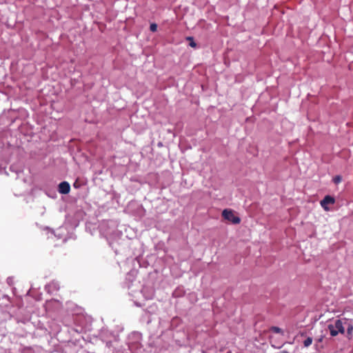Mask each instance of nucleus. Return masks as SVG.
Segmentation results:
<instances>
[{
	"instance_id": "obj_1",
	"label": "nucleus",
	"mask_w": 353,
	"mask_h": 353,
	"mask_svg": "<svg viewBox=\"0 0 353 353\" xmlns=\"http://www.w3.org/2000/svg\"><path fill=\"white\" fill-rule=\"evenodd\" d=\"M345 323L344 318L336 319L332 323L327 325V328L330 331L332 336H336L339 334H343L345 333Z\"/></svg>"
},
{
	"instance_id": "obj_2",
	"label": "nucleus",
	"mask_w": 353,
	"mask_h": 353,
	"mask_svg": "<svg viewBox=\"0 0 353 353\" xmlns=\"http://www.w3.org/2000/svg\"><path fill=\"white\" fill-rule=\"evenodd\" d=\"M222 216L229 222L233 224H238L241 222V219L234 214V211L230 209H225L222 212Z\"/></svg>"
},
{
	"instance_id": "obj_3",
	"label": "nucleus",
	"mask_w": 353,
	"mask_h": 353,
	"mask_svg": "<svg viewBox=\"0 0 353 353\" xmlns=\"http://www.w3.org/2000/svg\"><path fill=\"white\" fill-rule=\"evenodd\" d=\"M335 203V199L334 197L327 195L324 197V199L321 201V207L325 210L329 211L330 208L329 205H333Z\"/></svg>"
},
{
	"instance_id": "obj_4",
	"label": "nucleus",
	"mask_w": 353,
	"mask_h": 353,
	"mask_svg": "<svg viewBox=\"0 0 353 353\" xmlns=\"http://www.w3.org/2000/svg\"><path fill=\"white\" fill-rule=\"evenodd\" d=\"M345 328L347 329V337L351 339L353 334V321L351 319L344 318Z\"/></svg>"
},
{
	"instance_id": "obj_5",
	"label": "nucleus",
	"mask_w": 353,
	"mask_h": 353,
	"mask_svg": "<svg viewBox=\"0 0 353 353\" xmlns=\"http://www.w3.org/2000/svg\"><path fill=\"white\" fill-rule=\"evenodd\" d=\"M59 192L63 194H67L70 192V185L67 181H63L59 185Z\"/></svg>"
},
{
	"instance_id": "obj_6",
	"label": "nucleus",
	"mask_w": 353,
	"mask_h": 353,
	"mask_svg": "<svg viewBox=\"0 0 353 353\" xmlns=\"http://www.w3.org/2000/svg\"><path fill=\"white\" fill-rule=\"evenodd\" d=\"M186 39L188 41H190V43L189 45L192 47V48H196V43H195V41H194V39L192 37H188L186 38Z\"/></svg>"
},
{
	"instance_id": "obj_7",
	"label": "nucleus",
	"mask_w": 353,
	"mask_h": 353,
	"mask_svg": "<svg viewBox=\"0 0 353 353\" xmlns=\"http://www.w3.org/2000/svg\"><path fill=\"white\" fill-rule=\"evenodd\" d=\"M270 330L272 332H273L274 333L283 334V330L279 327L274 326V327H272Z\"/></svg>"
},
{
	"instance_id": "obj_8",
	"label": "nucleus",
	"mask_w": 353,
	"mask_h": 353,
	"mask_svg": "<svg viewBox=\"0 0 353 353\" xmlns=\"http://www.w3.org/2000/svg\"><path fill=\"white\" fill-rule=\"evenodd\" d=\"M312 343V339L311 337H307L303 342L305 347L310 346Z\"/></svg>"
},
{
	"instance_id": "obj_9",
	"label": "nucleus",
	"mask_w": 353,
	"mask_h": 353,
	"mask_svg": "<svg viewBox=\"0 0 353 353\" xmlns=\"http://www.w3.org/2000/svg\"><path fill=\"white\" fill-rule=\"evenodd\" d=\"M342 179H341V176H339V175H337V176H335L334 178H333V181L335 184H338L341 181Z\"/></svg>"
},
{
	"instance_id": "obj_10",
	"label": "nucleus",
	"mask_w": 353,
	"mask_h": 353,
	"mask_svg": "<svg viewBox=\"0 0 353 353\" xmlns=\"http://www.w3.org/2000/svg\"><path fill=\"white\" fill-rule=\"evenodd\" d=\"M150 30L152 32H156L157 30V25L154 23H151L150 26Z\"/></svg>"
},
{
	"instance_id": "obj_11",
	"label": "nucleus",
	"mask_w": 353,
	"mask_h": 353,
	"mask_svg": "<svg viewBox=\"0 0 353 353\" xmlns=\"http://www.w3.org/2000/svg\"><path fill=\"white\" fill-rule=\"evenodd\" d=\"M80 186H81L80 183L79 182V181H78V180H76V181H74V183H73V187H74V188L77 189V188H80Z\"/></svg>"
}]
</instances>
